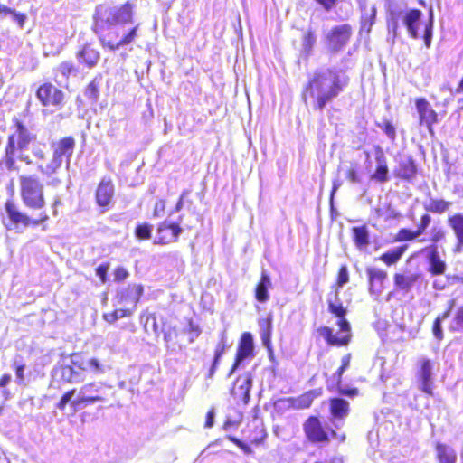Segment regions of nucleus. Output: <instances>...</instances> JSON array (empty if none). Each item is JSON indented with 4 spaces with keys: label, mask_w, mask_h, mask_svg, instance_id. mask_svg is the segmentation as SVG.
Listing matches in <instances>:
<instances>
[{
    "label": "nucleus",
    "mask_w": 463,
    "mask_h": 463,
    "mask_svg": "<svg viewBox=\"0 0 463 463\" xmlns=\"http://www.w3.org/2000/svg\"><path fill=\"white\" fill-rule=\"evenodd\" d=\"M348 411L349 403L345 399L336 397L330 400L331 423L335 429H340L343 426Z\"/></svg>",
    "instance_id": "18"
},
{
    "label": "nucleus",
    "mask_w": 463,
    "mask_h": 463,
    "mask_svg": "<svg viewBox=\"0 0 463 463\" xmlns=\"http://www.w3.org/2000/svg\"><path fill=\"white\" fill-rule=\"evenodd\" d=\"M165 200L157 201L155 204V208H154V212H153L154 217H161L165 213Z\"/></svg>",
    "instance_id": "62"
},
{
    "label": "nucleus",
    "mask_w": 463,
    "mask_h": 463,
    "mask_svg": "<svg viewBox=\"0 0 463 463\" xmlns=\"http://www.w3.org/2000/svg\"><path fill=\"white\" fill-rule=\"evenodd\" d=\"M435 450L439 463L457 462V453L452 447L441 442H437Z\"/></svg>",
    "instance_id": "31"
},
{
    "label": "nucleus",
    "mask_w": 463,
    "mask_h": 463,
    "mask_svg": "<svg viewBox=\"0 0 463 463\" xmlns=\"http://www.w3.org/2000/svg\"><path fill=\"white\" fill-rule=\"evenodd\" d=\"M450 205V202L445 201L443 199L430 198V201L425 203L424 208L426 211L433 213H443L449 208Z\"/></svg>",
    "instance_id": "38"
},
{
    "label": "nucleus",
    "mask_w": 463,
    "mask_h": 463,
    "mask_svg": "<svg viewBox=\"0 0 463 463\" xmlns=\"http://www.w3.org/2000/svg\"><path fill=\"white\" fill-rule=\"evenodd\" d=\"M378 127L391 140L393 141L396 138V129L391 121L384 120L382 124H378Z\"/></svg>",
    "instance_id": "51"
},
{
    "label": "nucleus",
    "mask_w": 463,
    "mask_h": 463,
    "mask_svg": "<svg viewBox=\"0 0 463 463\" xmlns=\"http://www.w3.org/2000/svg\"><path fill=\"white\" fill-rule=\"evenodd\" d=\"M369 280V293L378 298L383 290V283L387 279V272L373 267L366 269Z\"/></svg>",
    "instance_id": "21"
},
{
    "label": "nucleus",
    "mask_w": 463,
    "mask_h": 463,
    "mask_svg": "<svg viewBox=\"0 0 463 463\" xmlns=\"http://www.w3.org/2000/svg\"><path fill=\"white\" fill-rule=\"evenodd\" d=\"M427 260V270L431 276H439L445 273L447 264L441 260L438 251V245L430 244L422 250Z\"/></svg>",
    "instance_id": "13"
},
{
    "label": "nucleus",
    "mask_w": 463,
    "mask_h": 463,
    "mask_svg": "<svg viewBox=\"0 0 463 463\" xmlns=\"http://www.w3.org/2000/svg\"><path fill=\"white\" fill-rule=\"evenodd\" d=\"M55 374L59 375L62 381L68 383H79L84 381L83 371H79L72 365L61 364L55 369Z\"/></svg>",
    "instance_id": "27"
},
{
    "label": "nucleus",
    "mask_w": 463,
    "mask_h": 463,
    "mask_svg": "<svg viewBox=\"0 0 463 463\" xmlns=\"http://www.w3.org/2000/svg\"><path fill=\"white\" fill-rule=\"evenodd\" d=\"M325 11L330 12L337 4L338 0H314Z\"/></svg>",
    "instance_id": "59"
},
{
    "label": "nucleus",
    "mask_w": 463,
    "mask_h": 463,
    "mask_svg": "<svg viewBox=\"0 0 463 463\" xmlns=\"http://www.w3.org/2000/svg\"><path fill=\"white\" fill-rule=\"evenodd\" d=\"M419 370L417 377L420 389L428 395H433V364L428 358H421L419 361Z\"/></svg>",
    "instance_id": "12"
},
{
    "label": "nucleus",
    "mask_w": 463,
    "mask_h": 463,
    "mask_svg": "<svg viewBox=\"0 0 463 463\" xmlns=\"http://www.w3.org/2000/svg\"><path fill=\"white\" fill-rule=\"evenodd\" d=\"M328 310L334 314L338 320L345 319L346 308L344 307L339 298V290L335 289L334 298H328Z\"/></svg>",
    "instance_id": "36"
},
{
    "label": "nucleus",
    "mask_w": 463,
    "mask_h": 463,
    "mask_svg": "<svg viewBox=\"0 0 463 463\" xmlns=\"http://www.w3.org/2000/svg\"><path fill=\"white\" fill-rule=\"evenodd\" d=\"M102 80V75L100 73L97 74L85 89L84 96L91 104H96L99 100Z\"/></svg>",
    "instance_id": "32"
},
{
    "label": "nucleus",
    "mask_w": 463,
    "mask_h": 463,
    "mask_svg": "<svg viewBox=\"0 0 463 463\" xmlns=\"http://www.w3.org/2000/svg\"><path fill=\"white\" fill-rule=\"evenodd\" d=\"M375 161L376 169L371 175V179L380 183L387 182L389 180V168L387 165L386 157L380 147H378L376 152Z\"/></svg>",
    "instance_id": "28"
},
{
    "label": "nucleus",
    "mask_w": 463,
    "mask_h": 463,
    "mask_svg": "<svg viewBox=\"0 0 463 463\" xmlns=\"http://www.w3.org/2000/svg\"><path fill=\"white\" fill-rule=\"evenodd\" d=\"M14 368L15 377H16L15 381H16L17 384L21 385L24 382L25 364L15 360L14 362Z\"/></svg>",
    "instance_id": "52"
},
{
    "label": "nucleus",
    "mask_w": 463,
    "mask_h": 463,
    "mask_svg": "<svg viewBox=\"0 0 463 463\" xmlns=\"http://www.w3.org/2000/svg\"><path fill=\"white\" fill-rule=\"evenodd\" d=\"M362 17H361V29L367 30V32L371 31L372 26L373 25L376 18V7L372 6L370 10H367V6L365 9H361Z\"/></svg>",
    "instance_id": "39"
},
{
    "label": "nucleus",
    "mask_w": 463,
    "mask_h": 463,
    "mask_svg": "<svg viewBox=\"0 0 463 463\" xmlns=\"http://www.w3.org/2000/svg\"><path fill=\"white\" fill-rule=\"evenodd\" d=\"M407 249L408 245L406 244L390 249L382 254L379 259L388 266L393 265L402 258Z\"/></svg>",
    "instance_id": "35"
},
{
    "label": "nucleus",
    "mask_w": 463,
    "mask_h": 463,
    "mask_svg": "<svg viewBox=\"0 0 463 463\" xmlns=\"http://www.w3.org/2000/svg\"><path fill=\"white\" fill-rule=\"evenodd\" d=\"M351 354H347L344 355L341 359V366L338 368L336 373L333 375V380L335 382L337 385L338 392L349 397L355 396L358 393V390L356 388H345L341 385V379L343 373L347 370L350 366Z\"/></svg>",
    "instance_id": "26"
},
{
    "label": "nucleus",
    "mask_w": 463,
    "mask_h": 463,
    "mask_svg": "<svg viewBox=\"0 0 463 463\" xmlns=\"http://www.w3.org/2000/svg\"><path fill=\"white\" fill-rule=\"evenodd\" d=\"M430 234V241L435 245H437V243L443 240L445 237V232L440 227H433L431 229Z\"/></svg>",
    "instance_id": "55"
},
{
    "label": "nucleus",
    "mask_w": 463,
    "mask_h": 463,
    "mask_svg": "<svg viewBox=\"0 0 463 463\" xmlns=\"http://www.w3.org/2000/svg\"><path fill=\"white\" fill-rule=\"evenodd\" d=\"M183 220V215H180L177 222H168L164 221L157 227V238L155 240L156 244H169L178 240L183 229L180 227V222Z\"/></svg>",
    "instance_id": "10"
},
{
    "label": "nucleus",
    "mask_w": 463,
    "mask_h": 463,
    "mask_svg": "<svg viewBox=\"0 0 463 463\" xmlns=\"http://www.w3.org/2000/svg\"><path fill=\"white\" fill-rule=\"evenodd\" d=\"M431 222V217L430 214L425 213L420 218V223L417 227V232L420 236L424 233L426 229L429 227Z\"/></svg>",
    "instance_id": "56"
},
{
    "label": "nucleus",
    "mask_w": 463,
    "mask_h": 463,
    "mask_svg": "<svg viewBox=\"0 0 463 463\" xmlns=\"http://www.w3.org/2000/svg\"><path fill=\"white\" fill-rule=\"evenodd\" d=\"M317 43V35L312 28H308L303 35L302 49L307 55H310Z\"/></svg>",
    "instance_id": "41"
},
{
    "label": "nucleus",
    "mask_w": 463,
    "mask_h": 463,
    "mask_svg": "<svg viewBox=\"0 0 463 463\" xmlns=\"http://www.w3.org/2000/svg\"><path fill=\"white\" fill-rule=\"evenodd\" d=\"M348 281H349L348 269H347V267L345 265H343V266H341V268L339 269V271H338L336 288L335 289L339 290V288L344 287V285L348 283Z\"/></svg>",
    "instance_id": "50"
},
{
    "label": "nucleus",
    "mask_w": 463,
    "mask_h": 463,
    "mask_svg": "<svg viewBox=\"0 0 463 463\" xmlns=\"http://www.w3.org/2000/svg\"><path fill=\"white\" fill-rule=\"evenodd\" d=\"M75 148V140L71 137L61 138L57 144L53 145V154L51 162L45 169L39 166L42 173L50 175L55 173L62 165L63 157L66 158L67 166L70 165L71 157Z\"/></svg>",
    "instance_id": "6"
},
{
    "label": "nucleus",
    "mask_w": 463,
    "mask_h": 463,
    "mask_svg": "<svg viewBox=\"0 0 463 463\" xmlns=\"http://www.w3.org/2000/svg\"><path fill=\"white\" fill-rule=\"evenodd\" d=\"M304 432L311 442H327L331 438L337 437L333 429L326 430L320 420L316 416H310L303 424Z\"/></svg>",
    "instance_id": "8"
},
{
    "label": "nucleus",
    "mask_w": 463,
    "mask_h": 463,
    "mask_svg": "<svg viewBox=\"0 0 463 463\" xmlns=\"http://www.w3.org/2000/svg\"><path fill=\"white\" fill-rule=\"evenodd\" d=\"M260 335L264 342L268 341L271 335L272 319L269 317L267 319L260 321Z\"/></svg>",
    "instance_id": "46"
},
{
    "label": "nucleus",
    "mask_w": 463,
    "mask_h": 463,
    "mask_svg": "<svg viewBox=\"0 0 463 463\" xmlns=\"http://www.w3.org/2000/svg\"><path fill=\"white\" fill-rule=\"evenodd\" d=\"M129 276L128 271L123 267H118L114 271L115 281H122Z\"/></svg>",
    "instance_id": "58"
},
{
    "label": "nucleus",
    "mask_w": 463,
    "mask_h": 463,
    "mask_svg": "<svg viewBox=\"0 0 463 463\" xmlns=\"http://www.w3.org/2000/svg\"><path fill=\"white\" fill-rule=\"evenodd\" d=\"M6 218L3 223L7 230L23 231L29 226L36 227L45 222L49 216L46 212L37 213L36 217H31L20 211L18 206L13 201H6L5 204Z\"/></svg>",
    "instance_id": "4"
},
{
    "label": "nucleus",
    "mask_w": 463,
    "mask_h": 463,
    "mask_svg": "<svg viewBox=\"0 0 463 463\" xmlns=\"http://www.w3.org/2000/svg\"><path fill=\"white\" fill-rule=\"evenodd\" d=\"M112 390V386L103 382H91L82 385L79 391L78 396L71 402V408L77 411L80 407H85L96 402H106L107 391Z\"/></svg>",
    "instance_id": "5"
},
{
    "label": "nucleus",
    "mask_w": 463,
    "mask_h": 463,
    "mask_svg": "<svg viewBox=\"0 0 463 463\" xmlns=\"http://www.w3.org/2000/svg\"><path fill=\"white\" fill-rule=\"evenodd\" d=\"M16 148L14 147V137H8L7 146L5 148V156L2 161L5 167L7 170H13L14 168V155Z\"/></svg>",
    "instance_id": "40"
},
{
    "label": "nucleus",
    "mask_w": 463,
    "mask_h": 463,
    "mask_svg": "<svg viewBox=\"0 0 463 463\" xmlns=\"http://www.w3.org/2000/svg\"><path fill=\"white\" fill-rule=\"evenodd\" d=\"M133 22L134 5L130 2L120 6L99 5L93 14L92 30L103 48L115 52L133 43L137 36L139 24L124 30Z\"/></svg>",
    "instance_id": "1"
},
{
    "label": "nucleus",
    "mask_w": 463,
    "mask_h": 463,
    "mask_svg": "<svg viewBox=\"0 0 463 463\" xmlns=\"http://www.w3.org/2000/svg\"><path fill=\"white\" fill-rule=\"evenodd\" d=\"M449 224L455 232L458 244L457 245L456 251H460L463 246V215L454 214L449 218Z\"/></svg>",
    "instance_id": "34"
},
{
    "label": "nucleus",
    "mask_w": 463,
    "mask_h": 463,
    "mask_svg": "<svg viewBox=\"0 0 463 463\" xmlns=\"http://www.w3.org/2000/svg\"><path fill=\"white\" fill-rule=\"evenodd\" d=\"M150 323H151V326H152L153 332L156 335H158V326H157V323H156V316L154 314H149L146 317L145 327L146 328Z\"/></svg>",
    "instance_id": "63"
},
{
    "label": "nucleus",
    "mask_w": 463,
    "mask_h": 463,
    "mask_svg": "<svg viewBox=\"0 0 463 463\" xmlns=\"http://www.w3.org/2000/svg\"><path fill=\"white\" fill-rule=\"evenodd\" d=\"M15 132L9 136L14 137V147L23 151L35 138V136L20 121L16 120Z\"/></svg>",
    "instance_id": "24"
},
{
    "label": "nucleus",
    "mask_w": 463,
    "mask_h": 463,
    "mask_svg": "<svg viewBox=\"0 0 463 463\" xmlns=\"http://www.w3.org/2000/svg\"><path fill=\"white\" fill-rule=\"evenodd\" d=\"M337 325L339 326V331L336 334H333V330L331 328L324 326L321 328V335L330 345H346L351 337L350 324L346 319H342L338 320Z\"/></svg>",
    "instance_id": "9"
},
{
    "label": "nucleus",
    "mask_w": 463,
    "mask_h": 463,
    "mask_svg": "<svg viewBox=\"0 0 463 463\" xmlns=\"http://www.w3.org/2000/svg\"><path fill=\"white\" fill-rule=\"evenodd\" d=\"M190 194L189 190H184L179 197L177 203L174 209V212L178 213L182 210L185 203L191 205L193 203L192 200L188 199V195Z\"/></svg>",
    "instance_id": "54"
},
{
    "label": "nucleus",
    "mask_w": 463,
    "mask_h": 463,
    "mask_svg": "<svg viewBox=\"0 0 463 463\" xmlns=\"http://www.w3.org/2000/svg\"><path fill=\"white\" fill-rule=\"evenodd\" d=\"M79 67L71 61H62L54 69V80L61 86H67L70 77H78Z\"/></svg>",
    "instance_id": "22"
},
{
    "label": "nucleus",
    "mask_w": 463,
    "mask_h": 463,
    "mask_svg": "<svg viewBox=\"0 0 463 463\" xmlns=\"http://www.w3.org/2000/svg\"><path fill=\"white\" fill-rule=\"evenodd\" d=\"M415 104L420 116V124L425 125L431 132V126L437 122V113L423 98L417 99Z\"/></svg>",
    "instance_id": "25"
},
{
    "label": "nucleus",
    "mask_w": 463,
    "mask_h": 463,
    "mask_svg": "<svg viewBox=\"0 0 463 463\" xmlns=\"http://www.w3.org/2000/svg\"><path fill=\"white\" fill-rule=\"evenodd\" d=\"M420 237L417 231H411L406 228L401 229L395 238L397 241H413Z\"/></svg>",
    "instance_id": "47"
},
{
    "label": "nucleus",
    "mask_w": 463,
    "mask_h": 463,
    "mask_svg": "<svg viewBox=\"0 0 463 463\" xmlns=\"http://www.w3.org/2000/svg\"><path fill=\"white\" fill-rule=\"evenodd\" d=\"M352 233L354 244L357 248L364 249L369 245L370 235L366 225L353 227Z\"/></svg>",
    "instance_id": "33"
},
{
    "label": "nucleus",
    "mask_w": 463,
    "mask_h": 463,
    "mask_svg": "<svg viewBox=\"0 0 463 463\" xmlns=\"http://www.w3.org/2000/svg\"><path fill=\"white\" fill-rule=\"evenodd\" d=\"M252 375L250 373L247 372L236 379L233 389L232 390V395L247 404L250 399Z\"/></svg>",
    "instance_id": "17"
},
{
    "label": "nucleus",
    "mask_w": 463,
    "mask_h": 463,
    "mask_svg": "<svg viewBox=\"0 0 463 463\" xmlns=\"http://www.w3.org/2000/svg\"><path fill=\"white\" fill-rule=\"evenodd\" d=\"M429 14H430L429 21L425 24L424 33H423V40H424L425 46L427 48L430 47L431 40H432V36H433L434 17H433L432 8L430 9Z\"/></svg>",
    "instance_id": "44"
},
{
    "label": "nucleus",
    "mask_w": 463,
    "mask_h": 463,
    "mask_svg": "<svg viewBox=\"0 0 463 463\" xmlns=\"http://www.w3.org/2000/svg\"><path fill=\"white\" fill-rule=\"evenodd\" d=\"M420 279V273L395 274L393 280L397 288L408 292Z\"/></svg>",
    "instance_id": "29"
},
{
    "label": "nucleus",
    "mask_w": 463,
    "mask_h": 463,
    "mask_svg": "<svg viewBox=\"0 0 463 463\" xmlns=\"http://www.w3.org/2000/svg\"><path fill=\"white\" fill-rule=\"evenodd\" d=\"M271 288V280L269 276L263 271L260 279L255 288V298L260 302L265 303L269 298V289Z\"/></svg>",
    "instance_id": "30"
},
{
    "label": "nucleus",
    "mask_w": 463,
    "mask_h": 463,
    "mask_svg": "<svg viewBox=\"0 0 463 463\" xmlns=\"http://www.w3.org/2000/svg\"><path fill=\"white\" fill-rule=\"evenodd\" d=\"M152 228V225L147 223L137 225L135 234L140 240L149 239L151 237Z\"/></svg>",
    "instance_id": "49"
},
{
    "label": "nucleus",
    "mask_w": 463,
    "mask_h": 463,
    "mask_svg": "<svg viewBox=\"0 0 463 463\" xmlns=\"http://www.w3.org/2000/svg\"><path fill=\"white\" fill-rule=\"evenodd\" d=\"M19 183L23 203L33 212H45L43 184L40 178L35 175H22L19 177Z\"/></svg>",
    "instance_id": "3"
},
{
    "label": "nucleus",
    "mask_w": 463,
    "mask_h": 463,
    "mask_svg": "<svg viewBox=\"0 0 463 463\" xmlns=\"http://www.w3.org/2000/svg\"><path fill=\"white\" fill-rule=\"evenodd\" d=\"M82 366L83 367H81V371H83V373L90 372L96 376L104 374L108 369H109V366L102 364L98 358L95 357L86 360Z\"/></svg>",
    "instance_id": "37"
},
{
    "label": "nucleus",
    "mask_w": 463,
    "mask_h": 463,
    "mask_svg": "<svg viewBox=\"0 0 463 463\" xmlns=\"http://www.w3.org/2000/svg\"><path fill=\"white\" fill-rule=\"evenodd\" d=\"M75 58L80 65L91 70L99 63L100 52L91 43H86L75 53Z\"/></svg>",
    "instance_id": "15"
},
{
    "label": "nucleus",
    "mask_w": 463,
    "mask_h": 463,
    "mask_svg": "<svg viewBox=\"0 0 463 463\" xmlns=\"http://www.w3.org/2000/svg\"><path fill=\"white\" fill-rule=\"evenodd\" d=\"M417 165L411 156H404L398 161L394 175L402 180L411 182L417 175Z\"/></svg>",
    "instance_id": "20"
},
{
    "label": "nucleus",
    "mask_w": 463,
    "mask_h": 463,
    "mask_svg": "<svg viewBox=\"0 0 463 463\" xmlns=\"http://www.w3.org/2000/svg\"><path fill=\"white\" fill-rule=\"evenodd\" d=\"M108 270H109L108 264H100L96 269V275L100 279L102 283H105L107 280Z\"/></svg>",
    "instance_id": "60"
},
{
    "label": "nucleus",
    "mask_w": 463,
    "mask_h": 463,
    "mask_svg": "<svg viewBox=\"0 0 463 463\" xmlns=\"http://www.w3.org/2000/svg\"><path fill=\"white\" fill-rule=\"evenodd\" d=\"M189 328H190V335H189V340L190 342H194L195 338H197L201 333L198 326H195L194 325L192 322L189 324Z\"/></svg>",
    "instance_id": "64"
},
{
    "label": "nucleus",
    "mask_w": 463,
    "mask_h": 463,
    "mask_svg": "<svg viewBox=\"0 0 463 463\" xmlns=\"http://www.w3.org/2000/svg\"><path fill=\"white\" fill-rule=\"evenodd\" d=\"M76 392V389L70 390L66 392L57 403V408L61 411H63L68 403L71 406L72 397Z\"/></svg>",
    "instance_id": "53"
},
{
    "label": "nucleus",
    "mask_w": 463,
    "mask_h": 463,
    "mask_svg": "<svg viewBox=\"0 0 463 463\" xmlns=\"http://www.w3.org/2000/svg\"><path fill=\"white\" fill-rule=\"evenodd\" d=\"M422 16L423 14L420 10L413 8L407 11L402 17V23L412 39L420 38L419 30Z\"/></svg>",
    "instance_id": "23"
},
{
    "label": "nucleus",
    "mask_w": 463,
    "mask_h": 463,
    "mask_svg": "<svg viewBox=\"0 0 463 463\" xmlns=\"http://www.w3.org/2000/svg\"><path fill=\"white\" fill-rule=\"evenodd\" d=\"M288 407L294 409H307L311 405L312 399L309 395H302L297 399L289 398L287 400Z\"/></svg>",
    "instance_id": "45"
},
{
    "label": "nucleus",
    "mask_w": 463,
    "mask_h": 463,
    "mask_svg": "<svg viewBox=\"0 0 463 463\" xmlns=\"http://www.w3.org/2000/svg\"><path fill=\"white\" fill-rule=\"evenodd\" d=\"M346 178L353 184H359L361 182V178L355 167H351L347 170Z\"/></svg>",
    "instance_id": "61"
},
{
    "label": "nucleus",
    "mask_w": 463,
    "mask_h": 463,
    "mask_svg": "<svg viewBox=\"0 0 463 463\" xmlns=\"http://www.w3.org/2000/svg\"><path fill=\"white\" fill-rule=\"evenodd\" d=\"M353 35V28L349 24H342L333 26L324 33L325 43L332 53H337L344 50Z\"/></svg>",
    "instance_id": "7"
},
{
    "label": "nucleus",
    "mask_w": 463,
    "mask_h": 463,
    "mask_svg": "<svg viewBox=\"0 0 463 463\" xmlns=\"http://www.w3.org/2000/svg\"><path fill=\"white\" fill-rule=\"evenodd\" d=\"M115 193L114 184L109 176H104L99 182L96 194V203L99 207H108L113 199Z\"/></svg>",
    "instance_id": "19"
},
{
    "label": "nucleus",
    "mask_w": 463,
    "mask_h": 463,
    "mask_svg": "<svg viewBox=\"0 0 463 463\" xmlns=\"http://www.w3.org/2000/svg\"><path fill=\"white\" fill-rule=\"evenodd\" d=\"M449 329L451 331H463V307L457 310Z\"/></svg>",
    "instance_id": "48"
},
{
    "label": "nucleus",
    "mask_w": 463,
    "mask_h": 463,
    "mask_svg": "<svg viewBox=\"0 0 463 463\" xmlns=\"http://www.w3.org/2000/svg\"><path fill=\"white\" fill-rule=\"evenodd\" d=\"M36 97L43 106L61 107L64 93L52 83H44L38 88Z\"/></svg>",
    "instance_id": "11"
},
{
    "label": "nucleus",
    "mask_w": 463,
    "mask_h": 463,
    "mask_svg": "<svg viewBox=\"0 0 463 463\" xmlns=\"http://www.w3.org/2000/svg\"><path fill=\"white\" fill-rule=\"evenodd\" d=\"M225 347H226L225 335H222L221 341L219 342V344L216 346L213 359L220 361L222 354H224Z\"/></svg>",
    "instance_id": "57"
},
{
    "label": "nucleus",
    "mask_w": 463,
    "mask_h": 463,
    "mask_svg": "<svg viewBox=\"0 0 463 463\" xmlns=\"http://www.w3.org/2000/svg\"><path fill=\"white\" fill-rule=\"evenodd\" d=\"M132 314L133 309L131 308H118L111 313L104 314L103 317L108 323L112 324L116 322L118 319L125 317H130Z\"/></svg>",
    "instance_id": "43"
},
{
    "label": "nucleus",
    "mask_w": 463,
    "mask_h": 463,
    "mask_svg": "<svg viewBox=\"0 0 463 463\" xmlns=\"http://www.w3.org/2000/svg\"><path fill=\"white\" fill-rule=\"evenodd\" d=\"M449 314H450V308H449L447 311H445L441 315H439L433 322L432 333H433L434 337L438 341H441L443 339L444 334H443V329H442V322L449 317Z\"/></svg>",
    "instance_id": "42"
},
{
    "label": "nucleus",
    "mask_w": 463,
    "mask_h": 463,
    "mask_svg": "<svg viewBox=\"0 0 463 463\" xmlns=\"http://www.w3.org/2000/svg\"><path fill=\"white\" fill-rule=\"evenodd\" d=\"M253 348V337L251 334L249 332L243 333L239 343L235 361L228 373V377H231L234 373L245 359L252 355Z\"/></svg>",
    "instance_id": "14"
},
{
    "label": "nucleus",
    "mask_w": 463,
    "mask_h": 463,
    "mask_svg": "<svg viewBox=\"0 0 463 463\" xmlns=\"http://www.w3.org/2000/svg\"><path fill=\"white\" fill-rule=\"evenodd\" d=\"M350 82L347 73L335 66L322 67L308 76L304 88V99L311 100L315 110L323 111L325 108L345 91Z\"/></svg>",
    "instance_id": "2"
},
{
    "label": "nucleus",
    "mask_w": 463,
    "mask_h": 463,
    "mask_svg": "<svg viewBox=\"0 0 463 463\" xmlns=\"http://www.w3.org/2000/svg\"><path fill=\"white\" fill-rule=\"evenodd\" d=\"M143 292L144 288L141 284L128 285L118 290L117 298H118L119 304H131L133 306L131 309L134 311Z\"/></svg>",
    "instance_id": "16"
}]
</instances>
